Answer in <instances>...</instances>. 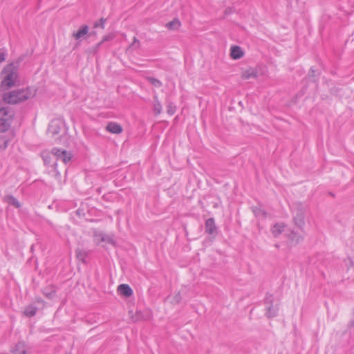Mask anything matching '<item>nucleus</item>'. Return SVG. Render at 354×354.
<instances>
[{"instance_id": "f257e3e1", "label": "nucleus", "mask_w": 354, "mask_h": 354, "mask_svg": "<svg viewBox=\"0 0 354 354\" xmlns=\"http://www.w3.org/2000/svg\"><path fill=\"white\" fill-rule=\"evenodd\" d=\"M14 116V111L3 106L2 102L0 101V132L4 133L10 129ZM9 140L6 137L0 138V149H5Z\"/></svg>"}, {"instance_id": "f03ea898", "label": "nucleus", "mask_w": 354, "mask_h": 354, "mask_svg": "<svg viewBox=\"0 0 354 354\" xmlns=\"http://www.w3.org/2000/svg\"><path fill=\"white\" fill-rule=\"evenodd\" d=\"M36 95V89L32 88H26L23 89H15L10 92L3 93V105L4 103L16 104L21 103L26 100L32 98Z\"/></svg>"}, {"instance_id": "7ed1b4c3", "label": "nucleus", "mask_w": 354, "mask_h": 354, "mask_svg": "<svg viewBox=\"0 0 354 354\" xmlns=\"http://www.w3.org/2000/svg\"><path fill=\"white\" fill-rule=\"evenodd\" d=\"M21 59H19L16 64L10 63L6 65L3 71V80L1 82L0 88L1 90L8 89L15 85L18 78V68Z\"/></svg>"}, {"instance_id": "20e7f679", "label": "nucleus", "mask_w": 354, "mask_h": 354, "mask_svg": "<svg viewBox=\"0 0 354 354\" xmlns=\"http://www.w3.org/2000/svg\"><path fill=\"white\" fill-rule=\"evenodd\" d=\"M306 207L302 203H296L293 209V221L296 227L302 230L305 225Z\"/></svg>"}, {"instance_id": "39448f33", "label": "nucleus", "mask_w": 354, "mask_h": 354, "mask_svg": "<svg viewBox=\"0 0 354 354\" xmlns=\"http://www.w3.org/2000/svg\"><path fill=\"white\" fill-rule=\"evenodd\" d=\"M51 155L57 161L59 160L65 164L68 163L72 158L71 152L58 148H53L51 150Z\"/></svg>"}, {"instance_id": "423d86ee", "label": "nucleus", "mask_w": 354, "mask_h": 354, "mask_svg": "<svg viewBox=\"0 0 354 354\" xmlns=\"http://www.w3.org/2000/svg\"><path fill=\"white\" fill-rule=\"evenodd\" d=\"M129 314L130 315L131 320L134 322L148 320L150 319L151 317L150 312L148 310H137L136 313H133L132 310H130L129 312Z\"/></svg>"}, {"instance_id": "0eeeda50", "label": "nucleus", "mask_w": 354, "mask_h": 354, "mask_svg": "<svg viewBox=\"0 0 354 354\" xmlns=\"http://www.w3.org/2000/svg\"><path fill=\"white\" fill-rule=\"evenodd\" d=\"M63 127V122L59 120H55L51 121L48 126V132L53 136L59 133L61 129Z\"/></svg>"}, {"instance_id": "6e6552de", "label": "nucleus", "mask_w": 354, "mask_h": 354, "mask_svg": "<svg viewBox=\"0 0 354 354\" xmlns=\"http://www.w3.org/2000/svg\"><path fill=\"white\" fill-rule=\"evenodd\" d=\"M244 55V52L239 46H232L230 49V56L234 59H241Z\"/></svg>"}, {"instance_id": "1a4fd4ad", "label": "nucleus", "mask_w": 354, "mask_h": 354, "mask_svg": "<svg viewBox=\"0 0 354 354\" xmlns=\"http://www.w3.org/2000/svg\"><path fill=\"white\" fill-rule=\"evenodd\" d=\"M205 232L209 234H214L216 232V227L214 218H210L205 221Z\"/></svg>"}, {"instance_id": "9d476101", "label": "nucleus", "mask_w": 354, "mask_h": 354, "mask_svg": "<svg viewBox=\"0 0 354 354\" xmlns=\"http://www.w3.org/2000/svg\"><path fill=\"white\" fill-rule=\"evenodd\" d=\"M14 354H28V347L23 342H18L12 350Z\"/></svg>"}, {"instance_id": "9b49d317", "label": "nucleus", "mask_w": 354, "mask_h": 354, "mask_svg": "<svg viewBox=\"0 0 354 354\" xmlns=\"http://www.w3.org/2000/svg\"><path fill=\"white\" fill-rule=\"evenodd\" d=\"M106 129L108 131L115 134L120 133L122 131V127L119 124L114 122H109L106 127Z\"/></svg>"}, {"instance_id": "f8f14e48", "label": "nucleus", "mask_w": 354, "mask_h": 354, "mask_svg": "<svg viewBox=\"0 0 354 354\" xmlns=\"http://www.w3.org/2000/svg\"><path fill=\"white\" fill-rule=\"evenodd\" d=\"M118 292L122 296L129 297L133 294V290L127 284H121L118 287Z\"/></svg>"}, {"instance_id": "ddd939ff", "label": "nucleus", "mask_w": 354, "mask_h": 354, "mask_svg": "<svg viewBox=\"0 0 354 354\" xmlns=\"http://www.w3.org/2000/svg\"><path fill=\"white\" fill-rule=\"evenodd\" d=\"M88 30L89 28L87 25L82 26L77 32L73 33V37L77 40L80 39L88 34Z\"/></svg>"}, {"instance_id": "4468645a", "label": "nucleus", "mask_w": 354, "mask_h": 354, "mask_svg": "<svg viewBox=\"0 0 354 354\" xmlns=\"http://www.w3.org/2000/svg\"><path fill=\"white\" fill-rule=\"evenodd\" d=\"M257 77V71L253 68H249L243 71L241 73V77L245 80H248L250 78H255Z\"/></svg>"}, {"instance_id": "2eb2a0df", "label": "nucleus", "mask_w": 354, "mask_h": 354, "mask_svg": "<svg viewBox=\"0 0 354 354\" xmlns=\"http://www.w3.org/2000/svg\"><path fill=\"white\" fill-rule=\"evenodd\" d=\"M153 111L156 115H160L162 112V107L160 100L158 98L157 95L153 96Z\"/></svg>"}, {"instance_id": "dca6fc26", "label": "nucleus", "mask_w": 354, "mask_h": 354, "mask_svg": "<svg viewBox=\"0 0 354 354\" xmlns=\"http://www.w3.org/2000/svg\"><path fill=\"white\" fill-rule=\"evenodd\" d=\"M3 201L6 203H8L9 205H12V206H14V207H15L17 208L20 207L19 202L17 200L16 198H15L12 195L5 196L4 198H3Z\"/></svg>"}, {"instance_id": "f3484780", "label": "nucleus", "mask_w": 354, "mask_h": 354, "mask_svg": "<svg viewBox=\"0 0 354 354\" xmlns=\"http://www.w3.org/2000/svg\"><path fill=\"white\" fill-rule=\"evenodd\" d=\"M288 236L289 240H290L295 244L299 243L304 239L301 235L294 231H291L290 234L288 235Z\"/></svg>"}, {"instance_id": "a211bd4d", "label": "nucleus", "mask_w": 354, "mask_h": 354, "mask_svg": "<svg viewBox=\"0 0 354 354\" xmlns=\"http://www.w3.org/2000/svg\"><path fill=\"white\" fill-rule=\"evenodd\" d=\"M284 227H285V225L283 223L275 224L272 229V232L273 235L275 237L278 236L279 234H281L282 233V232L284 230Z\"/></svg>"}, {"instance_id": "6ab92c4d", "label": "nucleus", "mask_w": 354, "mask_h": 354, "mask_svg": "<svg viewBox=\"0 0 354 354\" xmlns=\"http://www.w3.org/2000/svg\"><path fill=\"white\" fill-rule=\"evenodd\" d=\"M180 25L181 24L180 21L178 19H174L171 21L167 23L165 27L169 30H178L180 28Z\"/></svg>"}, {"instance_id": "aec40b11", "label": "nucleus", "mask_w": 354, "mask_h": 354, "mask_svg": "<svg viewBox=\"0 0 354 354\" xmlns=\"http://www.w3.org/2000/svg\"><path fill=\"white\" fill-rule=\"evenodd\" d=\"M277 312L278 308L274 307L273 305H270L267 308L266 315L268 318H272L277 316Z\"/></svg>"}, {"instance_id": "412c9836", "label": "nucleus", "mask_w": 354, "mask_h": 354, "mask_svg": "<svg viewBox=\"0 0 354 354\" xmlns=\"http://www.w3.org/2000/svg\"><path fill=\"white\" fill-rule=\"evenodd\" d=\"M114 37L115 36H114V35L113 33H110V34H109L107 35L104 36L102 39V41L100 42H99L95 46V48H94V53H96L98 50V49H99L100 46L102 45V44H103L105 41H108L112 40L114 38Z\"/></svg>"}, {"instance_id": "4be33fe9", "label": "nucleus", "mask_w": 354, "mask_h": 354, "mask_svg": "<svg viewBox=\"0 0 354 354\" xmlns=\"http://www.w3.org/2000/svg\"><path fill=\"white\" fill-rule=\"evenodd\" d=\"M87 256V252L84 249L78 248L76 250V257L77 258L82 261V262H85L86 257Z\"/></svg>"}, {"instance_id": "5701e85b", "label": "nucleus", "mask_w": 354, "mask_h": 354, "mask_svg": "<svg viewBox=\"0 0 354 354\" xmlns=\"http://www.w3.org/2000/svg\"><path fill=\"white\" fill-rule=\"evenodd\" d=\"M146 79L150 84H151L156 88H160V86H162V82L156 78L152 77H147Z\"/></svg>"}, {"instance_id": "b1692460", "label": "nucleus", "mask_w": 354, "mask_h": 354, "mask_svg": "<svg viewBox=\"0 0 354 354\" xmlns=\"http://www.w3.org/2000/svg\"><path fill=\"white\" fill-rule=\"evenodd\" d=\"M167 112L169 115H172L176 112V106L172 102H171L169 101H167Z\"/></svg>"}, {"instance_id": "393cba45", "label": "nucleus", "mask_w": 354, "mask_h": 354, "mask_svg": "<svg viewBox=\"0 0 354 354\" xmlns=\"http://www.w3.org/2000/svg\"><path fill=\"white\" fill-rule=\"evenodd\" d=\"M37 308L34 306H28L26 308L24 313L27 317H32L36 314Z\"/></svg>"}, {"instance_id": "a878e982", "label": "nucleus", "mask_w": 354, "mask_h": 354, "mask_svg": "<svg viewBox=\"0 0 354 354\" xmlns=\"http://www.w3.org/2000/svg\"><path fill=\"white\" fill-rule=\"evenodd\" d=\"M140 46V41L136 37H133L132 44L129 46V49H138Z\"/></svg>"}, {"instance_id": "bb28decb", "label": "nucleus", "mask_w": 354, "mask_h": 354, "mask_svg": "<svg viewBox=\"0 0 354 354\" xmlns=\"http://www.w3.org/2000/svg\"><path fill=\"white\" fill-rule=\"evenodd\" d=\"M106 21V19L105 18H101L98 21H96L94 24V28H104V24Z\"/></svg>"}, {"instance_id": "cd10ccee", "label": "nucleus", "mask_w": 354, "mask_h": 354, "mask_svg": "<svg viewBox=\"0 0 354 354\" xmlns=\"http://www.w3.org/2000/svg\"><path fill=\"white\" fill-rule=\"evenodd\" d=\"M51 153H46V152H44L42 153V158H43V160H44V162L46 165H49L51 162V157H50Z\"/></svg>"}, {"instance_id": "c85d7f7f", "label": "nucleus", "mask_w": 354, "mask_h": 354, "mask_svg": "<svg viewBox=\"0 0 354 354\" xmlns=\"http://www.w3.org/2000/svg\"><path fill=\"white\" fill-rule=\"evenodd\" d=\"M181 295L180 292H178L172 299L171 303L174 304H178L181 301Z\"/></svg>"}, {"instance_id": "c756f323", "label": "nucleus", "mask_w": 354, "mask_h": 354, "mask_svg": "<svg viewBox=\"0 0 354 354\" xmlns=\"http://www.w3.org/2000/svg\"><path fill=\"white\" fill-rule=\"evenodd\" d=\"M253 212L257 216H259L261 215H263V216L266 215V212L263 210H261L260 208H258V207H254Z\"/></svg>"}, {"instance_id": "7c9ffc66", "label": "nucleus", "mask_w": 354, "mask_h": 354, "mask_svg": "<svg viewBox=\"0 0 354 354\" xmlns=\"http://www.w3.org/2000/svg\"><path fill=\"white\" fill-rule=\"evenodd\" d=\"M44 295H45L47 298H48V299H52V298L54 297L55 294V290H51V291H50V292H47V291H46V290H45L44 291Z\"/></svg>"}, {"instance_id": "2f4dec72", "label": "nucleus", "mask_w": 354, "mask_h": 354, "mask_svg": "<svg viewBox=\"0 0 354 354\" xmlns=\"http://www.w3.org/2000/svg\"><path fill=\"white\" fill-rule=\"evenodd\" d=\"M266 303L270 305H273V296L272 295H266Z\"/></svg>"}, {"instance_id": "473e14b6", "label": "nucleus", "mask_w": 354, "mask_h": 354, "mask_svg": "<svg viewBox=\"0 0 354 354\" xmlns=\"http://www.w3.org/2000/svg\"><path fill=\"white\" fill-rule=\"evenodd\" d=\"M6 50L4 49H0V64L6 60Z\"/></svg>"}, {"instance_id": "72a5a7b5", "label": "nucleus", "mask_w": 354, "mask_h": 354, "mask_svg": "<svg viewBox=\"0 0 354 354\" xmlns=\"http://www.w3.org/2000/svg\"><path fill=\"white\" fill-rule=\"evenodd\" d=\"M308 75L312 78L315 76V71L313 68H310Z\"/></svg>"}, {"instance_id": "f704fd0d", "label": "nucleus", "mask_w": 354, "mask_h": 354, "mask_svg": "<svg viewBox=\"0 0 354 354\" xmlns=\"http://www.w3.org/2000/svg\"><path fill=\"white\" fill-rule=\"evenodd\" d=\"M232 12V9L231 8H227L225 10V15H229Z\"/></svg>"}, {"instance_id": "c9c22d12", "label": "nucleus", "mask_w": 354, "mask_h": 354, "mask_svg": "<svg viewBox=\"0 0 354 354\" xmlns=\"http://www.w3.org/2000/svg\"><path fill=\"white\" fill-rule=\"evenodd\" d=\"M56 165H57V163H56V162H54L53 166H55H55H56Z\"/></svg>"}]
</instances>
